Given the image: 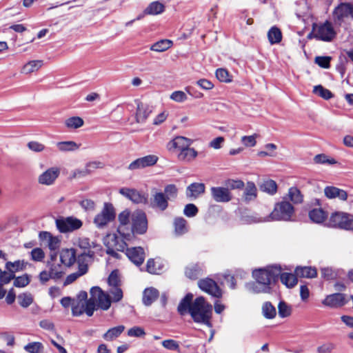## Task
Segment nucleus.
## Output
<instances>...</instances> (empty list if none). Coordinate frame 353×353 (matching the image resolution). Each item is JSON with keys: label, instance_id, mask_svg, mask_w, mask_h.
Wrapping results in <instances>:
<instances>
[{"label": "nucleus", "instance_id": "obj_1", "mask_svg": "<svg viewBox=\"0 0 353 353\" xmlns=\"http://www.w3.org/2000/svg\"><path fill=\"white\" fill-rule=\"evenodd\" d=\"M90 298L86 302L73 301L72 313L73 316H79L84 312L92 316L96 310V303L99 307L107 310L111 305V299L109 294L104 292L99 287H92L90 291Z\"/></svg>", "mask_w": 353, "mask_h": 353}, {"label": "nucleus", "instance_id": "obj_2", "mask_svg": "<svg viewBox=\"0 0 353 353\" xmlns=\"http://www.w3.org/2000/svg\"><path fill=\"white\" fill-rule=\"evenodd\" d=\"M281 272V268L276 265L254 270L252 274L256 281L247 283L245 288L251 293H270Z\"/></svg>", "mask_w": 353, "mask_h": 353}, {"label": "nucleus", "instance_id": "obj_3", "mask_svg": "<svg viewBox=\"0 0 353 353\" xmlns=\"http://www.w3.org/2000/svg\"><path fill=\"white\" fill-rule=\"evenodd\" d=\"M190 315L195 323H201L209 327L212 316V305L208 303L203 297H197L192 303Z\"/></svg>", "mask_w": 353, "mask_h": 353}, {"label": "nucleus", "instance_id": "obj_4", "mask_svg": "<svg viewBox=\"0 0 353 353\" xmlns=\"http://www.w3.org/2000/svg\"><path fill=\"white\" fill-rule=\"evenodd\" d=\"M294 213L293 205L284 199L282 201L277 203L273 211L266 216V220L274 221H290Z\"/></svg>", "mask_w": 353, "mask_h": 353}, {"label": "nucleus", "instance_id": "obj_5", "mask_svg": "<svg viewBox=\"0 0 353 353\" xmlns=\"http://www.w3.org/2000/svg\"><path fill=\"white\" fill-rule=\"evenodd\" d=\"M312 34V37L316 40L330 42L336 37V31L333 24L326 21L323 23H314Z\"/></svg>", "mask_w": 353, "mask_h": 353}, {"label": "nucleus", "instance_id": "obj_6", "mask_svg": "<svg viewBox=\"0 0 353 353\" xmlns=\"http://www.w3.org/2000/svg\"><path fill=\"white\" fill-rule=\"evenodd\" d=\"M115 216L116 212L112 204L105 203L102 210L94 216L93 222L97 228L103 229L112 222Z\"/></svg>", "mask_w": 353, "mask_h": 353}, {"label": "nucleus", "instance_id": "obj_7", "mask_svg": "<svg viewBox=\"0 0 353 353\" xmlns=\"http://www.w3.org/2000/svg\"><path fill=\"white\" fill-rule=\"evenodd\" d=\"M328 224L332 228L352 230L353 229V217L346 212H336L330 216Z\"/></svg>", "mask_w": 353, "mask_h": 353}, {"label": "nucleus", "instance_id": "obj_8", "mask_svg": "<svg viewBox=\"0 0 353 353\" xmlns=\"http://www.w3.org/2000/svg\"><path fill=\"white\" fill-rule=\"evenodd\" d=\"M107 254L115 257L119 258V254L117 251L123 252L127 249L126 241L128 240L124 239L121 234H114L109 235L107 238Z\"/></svg>", "mask_w": 353, "mask_h": 353}, {"label": "nucleus", "instance_id": "obj_9", "mask_svg": "<svg viewBox=\"0 0 353 353\" xmlns=\"http://www.w3.org/2000/svg\"><path fill=\"white\" fill-rule=\"evenodd\" d=\"M132 227L128 230L134 234H143L148 229V221L145 212L141 210H136L131 214Z\"/></svg>", "mask_w": 353, "mask_h": 353}, {"label": "nucleus", "instance_id": "obj_10", "mask_svg": "<svg viewBox=\"0 0 353 353\" xmlns=\"http://www.w3.org/2000/svg\"><path fill=\"white\" fill-rule=\"evenodd\" d=\"M82 221L74 216L60 218L56 220V226L61 233H66L74 231L81 228Z\"/></svg>", "mask_w": 353, "mask_h": 353}, {"label": "nucleus", "instance_id": "obj_11", "mask_svg": "<svg viewBox=\"0 0 353 353\" xmlns=\"http://www.w3.org/2000/svg\"><path fill=\"white\" fill-rule=\"evenodd\" d=\"M131 214L128 210H124L119 214L118 219L119 225L117 229L118 234H121L124 239L127 240L132 239L133 235L132 231L128 230V223Z\"/></svg>", "mask_w": 353, "mask_h": 353}, {"label": "nucleus", "instance_id": "obj_12", "mask_svg": "<svg viewBox=\"0 0 353 353\" xmlns=\"http://www.w3.org/2000/svg\"><path fill=\"white\" fill-rule=\"evenodd\" d=\"M60 174V168L56 166L48 168L38 176V183L43 185H53Z\"/></svg>", "mask_w": 353, "mask_h": 353}, {"label": "nucleus", "instance_id": "obj_13", "mask_svg": "<svg viewBox=\"0 0 353 353\" xmlns=\"http://www.w3.org/2000/svg\"><path fill=\"white\" fill-rule=\"evenodd\" d=\"M159 160V157L154 154H149L141 158H138L129 164L128 169L135 170L143 169L155 165Z\"/></svg>", "mask_w": 353, "mask_h": 353}, {"label": "nucleus", "instance_id": "obj_14", "mask_svg": "<svg viewBox=\"0 0 353 353\" xmlns=\"http://www.w3.org/2000/svg\"><path fill=\"white\" fill-rule=\"evenodd\" d=\"M39 239L41 244L47 246L50 251H57L61 245V239L59 236H53L50 232L41 231L39 233Z\"/></svg>", "mask_w": 353, "mask_h": 353}, {"label": "nucleus", "instance_id": "obj_15", "mask_svg": "<svg viewBox=\"0 0 353 353\" xmlns=\"http://www.w3.org/2000/svg\"><path fill=\"white\" fill-rule=\"evenodd\" d=\"M335 20L343 21L350 18L353 19V5L350 3H342L334 11Z\"/></svg>", "mask_w": 353, "mask_h": 353}, {"label": "nucleus", "instance_id": "obj_16", "mask_svg": "<svg viewBox=\"0 0 353 353\" xmlns=\"http://www.w3.org/2000/svg\"><path fill=\"white\" fill-rule=\"evenodd\" d=\"M193 143V140L183 136H177L170 140L166 145L168 151L173 152L176 150L179 152L190 146Z\"/></svg>", "mask_w": 353, "mask_h": 353}, {"label": "nucleus", "instance_id": "obj_17", "mask_svg": "<svg viewBox=\"0 0 353 353\" xmlns=\"http://www.w3.org/2000/svg\"><path fill=\"white\" fill-rule=\"evenodd\" d=\"M94 252L89 250L88 252H81L77 254L76 262L78 264V270L83 274H86L88 270V265L94 259Z\"/></svg>", "mask_w": 353, "mask_h": 353}, {"label": "nucleus", "instance_id": "obj_18", "mask_svg": "<svg viewBox=\"0 0 353 353\" xmlns=\"http://www.w3.org/2000/svg\"><path fill=\"white\" fill-rule=\"evenodd\" d=\"M200 289L214 297L221 296V290L214 281L210 279L200 280L198 283Z\"/></svg>", "mask_w": 353, "mask_h": 353}, {"label": "nucleus", "instance_id": "obj_19", "mask_svg": "<svg viewBox=\"0 0 353 353\" xmlns=\"http://www.w3.org/2000/svg\"><path fill=\"white\" fill-rule=\"evenodd\" d=\"M126 256L135 265H141L145 259V252L141 247H132L126 249Z\"/></svg>", "mask_w": 353, "mask_h": 353}, {"label": "nucleus", "instance_id": "obj_20", "mask_svg": "<svg viewBox=\"0 0 353 353\" xmlns=\"http://www.w3.org/2000/svg\"><path fill=\"white\" fill-rule=\"evenodd\" d=\"M61 263L65 267H72L76 262L77 252L74 248H64L59 252Z\"/></svg>", "mask_w": 353, "mask_h": 353}, {"label": "nucleus", "instance_id": "obj_21", "mask_svg": "<svg viewBox=\"0 0 353 353\" xmlns=\"http://www.w3.org/2000/svg\"><path fill=\"white\" fill-rule=\"evenodd\" d=\"M211 194L213 199L218 203H226L232 199L230 190L223 187H212Z\"/></svg>", "mask_w": 353, "mask_h": 353}, {"label": "nucleus", "instance_id": "obj_22", "mask_svg": "<svg viewBox=\"0 0 353 353\" xmlns=\"http://www.w3.org/2000/svg\"><path fill=\"white\" fill-rule=\"evenodd\" d=\"M323 304L331 307H339L345 304V298L343 294L334 293L326 296Z\"/></svg>", "mask_w": 353, "mask_h": 353}, {"label": "nucleus", "instance_id": "obj_23", "mask_svg": "<svg viewBox=\"0 0 353 353\" xmlns=\"http://www.w3.org/2000/svg\"><path fill=\"white\" fill-rule=\"evenodd\" d=\"M152 112V107L143 103L139 102L136 112L137 123H144Z\"/></svg>", "mask_w": 353, "mask_h": 353}, {"label": "nucleus", "instance_id": "obj_24", "mask_svg": "<svg viewBox=\"0 0 353 353\" xmlns=\"http://www.w3.org/2000/svg\"><path fill=\"white\" fill-rule=\"evenodd\" d=\"M119 193L123 196L132 201L134 203H144L146 199L139 191L134 189L123 188L119 190Z\"/></svg>", "mask_w": 353, "mask_h": 353}, {"label": "nucleus", "instance_id": "obj_25", "mask_svg": "<svg viewBox=\"0 0 353 353\" xmlns=\"http://www.w3.org/2000/svg\"><path fill=\"white\" fill-rule=\"evenodd\" d=\"M151 205L161 211L165 210L168 207V200L163 192H159L153 194L151 199Z\"/></svg>", "mask_w": 353, "mask_h": 353}, {"label": "nucleus", "instance_id": "obj_26", "mask_svg": "<svg viewBox=\"0 0 353 353\" xmlns=\"http://www.w3.org/2000/svg\"><path fill=\"white\" fill-rule=\"evenodd\" d=\"M72 243L74 246L79 248L82 252H88L92 250V248L99 247L94 242H90L88 238L86 237H76L72 240Z\"/></svg>", "mask_w": 353, "mask_h": 353}, {"label": "nucleus", "instance_id": "obj_27", "mask_svg": "<svg viewBox=\"0 0 353 353\" xmlns=\"http://www.w3.org/2000/svg\"><path fill=\"white\" fill-rule=\"evenodd\" d=\"M205 187L202 183H192L188 186L186 196L188 198L196 199L205 192Z\"/></svg>", "mask_w": 353, "mask_h": 353}, {"label": "nucleus", "instance_id": "obj_28", "mask_svg": "<svg viewBox=\"0 0 353 353\" xmlns=\"http://www.w3.org/2000/svg\"><path fill=\"white\" fill-rule=\"evenodd\" d=\"M324 193L329 199L339 198L341 201H345L347 199V194L345 190L334 186H327L324 189Z\"/></svg>", "mask_w": 353, "mask_h": 353}, {"label": "nucleus", "instance_id": "obj_29", "mask_svg": "<svg viewBox=\"0 0 353 353\" xmlns=\"http://www.w3.org/2000/svg\"><path fill=\"white\" fill-rule=\"evenodd\" d=\"M56 258V254H51V262L48 263L49 269L50 273L52 274L53 279H59L62 277L64 274V270L63 266L59 264L54 262V259Z\"/></svg>", "mask_w": 353, "mask_h": 353}, {"label": "nucleus", "instance_id": "obj_30", "mask_svg": "<svg viewBox=\"0 0 353 353\" xmlns=\"http://www.w3.org/2000/svg\"><path fill=\"white\" fill-rule=\"evenodd\" d=\"M146 270L150 274H159L164 270V265L160 259H150L147 261Z\"/></svg>", "mask_w": 353, "mask_h": 353}, {"label": "nucleus", "instance_id": "obj_31", "mask_svg": "<svg viewBox=\"0 0 353 353\" xmlns=\"http://www.w3.org/2000/svg\"><path fill=\"white\" fill-rule=\"evenodd\" d=\"M193 295L188 294L179 303L177 310L181 315H185L187 313L190 314V308L192 307Z\"/></svg>", "mask_w": 353, "mask_h": 353}, {"label": "nucleus", "instance_id": "obj_32", "mask_svg": "<svg viewBox=\"0 0 353 353\" xmlns=\"http://www.w3.org/2000/svg\"><path fill=\"white\" fill-rule=\"evenodd\" d=\"M159 291L154 288H148L143 291V303L145 305H150L159 296Z\"/></svg>", "mask_w": 353, "mask_h": 353}, {"label": "nucleus", "instance_id": "obj_33", "mask_svg": "<svg viewBox=\"0 0 353 353\" xmlns=\"http://www.w3.org/2000/svg\"><path fill=\"white\" fill-rule=\"evenodd\" d=\"M102 167H103V164L101 162L94 161V162L89 163L88 164H87L85 169L74 170L72 174V177L73 178H79V177L85 176L89 174L91 172L92 169H97V168H102Z\"/></svg>", "mask_w": 353, "mask_h": 353}, {"label": "nucleus", "instance_id": "obj_34", "mask_svg": "<svg viewBox=\"0 0 353 353\" xmlns=\"http://www.w3.org/2000/svg\"><path fill=\"white\" fill-rule=\"evenodd\" d=\"M241 221L243 224H252L263 222H269V221L266 220V216H261L258 214L255 213L243 214L241 217Z\"/></svg>", "mask_w": 353, "mask_h": 353}, {"label": "nucleus", "instance_id": "obj_35", "mask_svg": "<svg viewBox=\"0 0 353 353\" xmlns=\"http://www.w3.org/2000/svg\"><path fill=\"white\" fill-rule=\"evenodd\" d=\"M43 65L42 60H32L26 63L21 69V73L28 74L38 71Z\"/></svg>", "mask_w": 353, "mask_h": 353}, {"label": "nucleus", "instance_id": "obj_36", "mask_svg": "<svg viewBox=\"0 0 353 353\" xmlns=\"http://www.w3.org/2000/svg\"><path fill=\"white\" fill-rule=\"evenodd\" d=\"M257 196V189L253 182L249 181L246 183L243 192V199L246 202H250L256 199Z\"/></svg>", "mask_w": 353, "mask_h": 353}, {"label": "nucleus", "instance_id": "obj_37", "mask_svg": "<svg viewBox=\"0 0 353 353\" xmlns=\"http://www.w3.org/2000/svg\"><path fill=\"white\" fill-rule=\"evenodd\" d=\"M283 199L285 201L290 200L294 204H298L303 201V195L297 188L292 187Z\"/></svg>", "mask_w": 353, "mask_h": 353}, {"label": "nucleus", "instance_id": "obj_38", "mask_svg": "<svg viewBox=\"0 0 353 353\" xmlns=\"http://www.w3.org/2000/svg\"><path fill=\"white\" fill-rule=\"evenodd\" d=\"M198 155V152L190 146L179 152L177 155L179 160L190 162L193 161Z\"/></svg>", "mask_w": 353, "mask_h": 353}, {"label": "nucleus", "instance_id": "obj_39", "mask_svg": "<svg viewBox=\"0 0 353 353\" xmlns=\"http://www.w3.org/2000/svg\"><path fill=\"white\" fill-rule=\"evenodd\" d=\"M124 325H119L109 329L103 335L104 340L112 341L118 338L121 333L124 331Z\"/></svg>", "mask_w": 353, "mask_h": 353}, {"label": "nucleus", "instance_id": "obj_40", "mask_svg": "<svg viewBox=\"0 0 353 353\" xmlns=\"http://www.w3.org/2000/svg\"><path fill=\"white\" fill-rule=\"evenodd\" d=\"M165 10L164 5L159 1H153L144 10V14L157 15L162 13Z\"/></svg>", "mask_w": 353, "mask_h": 353}, {"label": "nucleus", "instance_id": "obj_41", "mask_svg": "<svg viewBox=\"0 0 353 353\" xmlns=\"http://www.w3.org/2000/svg\"><path fill=\"white\" fill-rule=\"evenodd\" d=\"M295 273L297 276L303 278H314L317 274L316 270L311 267H298Z\"/></svg>", "mask_w": 353, "mask_h": 353}, {"label": "nucleus", "instance_id": "obj_42", "mask_svg": "<svg viewBox=\"0 0 353 353\" xmlns=\"http://www.w3.org/2000/svg\"><path fill=\"white\" fill-rule=\"evenodd\" d=\"M28 262H25L23 260H18L14 262L8 261L6 263V268L14 274L15 272L24 270Z\"/></svg>", "mask_w": 353, "mask_h": 353}, {"label": "nucleus", "instance_id": "obj_43", "mask_svg": "<svg viewBox=\"0 0 353 353\" xmlns=\"http://www.w3.org/2000/svg\"><path fill=\"white\" fill-rule=\"evenodd\" d=\"M56 146L59 151L63 152L74 151L79 148V145L72 141L57 142Z\"/></svg>", "mask_w": 353, "mask_h": 353}, {"label": "nucleus", "instance_id": "obj_44", "mask_svg": "<svg viewBox=\"0 0 353 353\" xmlns=\"http://www.w3.org/2000/svg\"><path fill=\"white\" fill-rule=\"evenodd\" d=\"M187 221L182 217H177L174 221L175 233L181 235L188 232Z\"/></svg>", "mask_w": 353, "mask_h": 353}, {"label": "nucleus", "instance_id": "obj_45", "mask_svg": "<svg viewBox=\"0 0 353 353\" xmlns=\"http://www.w3.org/2000/svg\"><path fill=\"white\" fill-rule=\"evenodd\" d=\"M280 279L285 285H286L288 288H292L294 287L296 283H297V279L296 275H294L291 273H281L280 274Z\"/></svg>", "mask_w": 353, "mask_h": 353}, {"label": "nucleus", "instance_id": "obj_46", "mask_svg": "<svg viewBox=\"0 0 353 353\" xmlns=\"http://www.w3.org/2000/svg\"><path fill=\"white\" fill-rule=\"evenodd\" d=\"M260 189L269 194L273 195L277 191V185L273 180L264 181L260 185Z\"/></svg>", "mask_w": 353, "mask_h": 353}, {"label": "nucleus", "instance_id": "obj_47", "mask_svg": "<svg viewBox=\"0 0 353 353\" xmlns=\"http://www.w3.org/2000/svg\"><path fill=\"white\" fill-rule=\"evenodd\" d=\"M309 217L314 223H321L325 219L326 214L321 209H313L310 211Z\"/></svg>", "mask_w": 353, "mask_h": 353}, {"label": "nucleus", "instance_id": "obj_48", "mask_svg": "<svg viewBox=\"0 0 353 353\" xmlns=\"http://www.w3.org/2000/svg\"><path fill=\"white\" fill-rule=\"evenodd\" d=\"M172 44V41L168 39H163L154 43L150 50L155 52H164L169 49Z\"/></svg>", "mask_w": 353, "mask_h": 353}, {"label": "nucleus", "instance_id": "obj_49", "mask_svg": "<svg viewBox=\"0 0 353 353\" xmlns=\"http://www.w3.org/2000/svg\"><path fill=\"white\" fill-rule=\"evenodd\" d=\"M268 37L271 44L279 43L282 39V34L278 28L272 27L268 31Z\"/></svg>", "mask_w": 353, "mask_h": 353}, {"label": "nucleus", "instance_id": "obj_50", "mask_svg": "<svg viewBox=\"0 0 353 353\" xmlns=\"http://www.w3.org/2000/svg\"><path fill=\"white\" fill-rule=\"evenodd\" d=\"M201 268L197 265H191L186 268L185 275L190 279H196L201 274Z\"/></svg>", "mask_w": 353, "mask_h": 353}, {"label": "nucleus", "instance_id": "obj_51", "mask_svg": "<svg viewBox=\"0 0 353 353\" xmlns=\"http://www.w3.org/2000/svg\"><path fill=\"white\" fill-rule=\"evenodd\" d=\"M83 120L79 117H72L68 118L65 121V125L67 128L70 129H77L83 125Z\"/></svg>", "mask_w": 353, "mask_h": 353}, {"label": "nucleus", "instance_id": "obj_52", "mask_svg": "<svg viewBox=\"0 0 353 353\" xmlns=\"http://www.w3.org/2000/svg\"><path fill=\"white\" fill-rule=\"evenodd\" d=\"M163 194H165V197L168 201L174 200L177 197L178 188L174 184L167 185L164 188Z\"/></svg>", "mask_w": 353, "mask_h": 353}, {"label": "nucleus", "instance_id": "obj_53", "mask_svg": "<svg viewBox=\"0 0 353 353\" xmlns=\"http://www.w3.org/2000/svg\"><path fill=\"white\" fill-rule=\"evenodd\" d=\"M24 350L28 353H42L43 345L40 342H32L25 345Z\"/></svg>", "mask_w": 353, "mask_h": 353}, {"label": "nucleus", "instance_id": "obj_54", "mask_svg": "<svg viewBox=\"0 0 353 353\" xmlns=\"http://www.w3.org/2000/svg\"><path fill=\"white\" fill-rule=\"evenodd\" d=\"M263 316L267 319H273L276 314L275 307L270 302H265L262 307Z\"/></svg>", "mask_w": 353, "mask_h": 353}, {"label": "nucleus", "instance_id": "obj_55", "mask_svg": "<svg viewBox=\"0 0 353 353\" xmlns=\"http://www.w3.org/2000/svg\"><path fill=\"white\" fill-rule=\"evenodd\" d=\"M313 92L324 99H330L332 97V93L327 89L319 85L314 87Z\"/></svg>", "mask_w": 353, "mask_h": 353}, {"label": "nucleus", "instance_id": "obj_56", "mask_svg": "<svg viewBox=\"0 0 353 353\" xmlns=\"http://www.w3.org/2000/svg\"><path fill=\"white\" fill-rule=\"evenodd\" d=\"M19 305L23 307H28L33 302V298L30 294L23 293L18 296Z\"/></svg>", "mask_w": 353, "mask_h": 353}, {"label": "nucleus", "instance_id": "obj_57", "mask_svg": "<svg viewBox=\"0 0 353 353\" xmlns=\"http://www.w3.org/2000/svg\"><path fill=\"white\" fill-rule=\"evenodd\" d=\"M216 77L221 82L229 83L232 81V77L229 72L223 68H219L216 70Z\"/></svg>", "mask_w": 353, "mask_h": 353}, {"label": "nucleus", "instance_id": "obj_58", "mask_svg": "<svg viewBox=\"0 0 353 353\" xmlns=\"http://www.w3.org/2000/svg\"><path fill=\"white\" fill-rule=\"evenodd\" d=\"M108 292L113 302H119L123 298V292L120 286L110 288Z\"/></svg>", "mask_w": 353, "mask_h": 353}, {"label": "nucleus", "instance_id": "obj_59", "mask_svg": "<svg viewBox=\"0 0 353 353\" xmlns=\"http://www.w3.org/2000/svg\"><path fill=\"white\" fill-rule=\"evenodd\" d=\"M162 346L168 350L172 351H180V346L179 343L175 340L173 339H167L164 340L161 342Z\"/></svg>", "mask_w": 353, "mask_h": 353}, {"label": "nucleus", "instance_id": "obj_60", "mask_svg": "<svg viewBox=\"0 0 353 353\" xmlns=\"http://www.w3.org/2000/svg\"><path fill=\"white\" fill-rule=\"evenodd\" d=\"M28 148L34 152H42L46 150V145L37 141H31L27 143Z\"/></svg>", "mask_w": 353, "mask_h": 353}, {"label": "nucleus", "instance_id": "obj_61", "mask_svg": "<svg viewBox=\"0 0 353 353\" xmlns=\"http://www.w3.org/2000/svg\"><path fill=\"white\" fill-rule=\"evenodd\" d=\"M279 315L281 318L289 316L291 314L292 309L285 302L280 301L278 305Z\"/></svg>", "mask_w": 353, "mask_h": 353}, {"label": "nucleus", "instance_id": "obj_62", "mask_svg": "<svg viewBox=\"0 0 353 353\" xmlns=\"http://www.w3.org/2000/svg\"><path fill=\"white\" fill-rule=\"evenodd\" d=\"M30 258L32 261L41 262L45 258V253L40 248H36L30 252Z\"/></svg>", "mask_w": 353, "mask_h": 353}, {"label": "nucleus", "instance_id": "obj_63", "mask_svg": "<svg viewBox=\"0 0 353 353\" xmlns=\"http://www.w3.org/2000/svg\"><path fill=\"white\" fill-rule=\"evenodd\" d=\"M108 283L110 288L120 286L121 281L118 271L114 270L110 273L108 279Z\"/></svg>", "mask_w": 353, "mask_h": 353}, {"label": "nucleus", "instance_id": "obj_64", "mask_svg": "<svg viewBox=\"0 0 353 353\" xmlns=\"http://www.w3.org/2000/svg\"><path fill=\"white\" fill-rule=\"evenodd\" d=\"M30 281V276L28 274H24L14 278V285L17 288H23L28 285Z\"/></svg>", "mask_w": 353, "mask_h": 353}]
</instances>
